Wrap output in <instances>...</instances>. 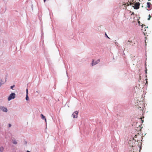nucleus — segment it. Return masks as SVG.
<instances>
[{
	"label": "nucleus",
	"instance_id": "f257e3e1",
	"mask_svg": "<svg viewBox=\"0 0 152 152\" xmlns=\"http://www.w3.org/2000/svg\"><path fill=\"white\" fill-rule=\"evenodd\" d=\"M135 106L137 108L140 109V110H142L145 107L144 102L137 100L135 103Z\"/></svg>",
	"mask_w": 152,
	"mask_h": 152
},
{
	"label": "nucleus",
	"instance_id": "f03ea898",
	"mask_svg": "<svg viewBox=\"0 0 152 152\" xmlns=\"http://www.w3.org/2000/svg\"><path fill=\"white\" fill-rule=\"evenodd\" d=\"M145 25H142V31L143 32V33L145 35L147 34L148 31V27L145 26Z\"/></svg>",
	"mask_w": 152,
	"mask_h": 152
},
{
	"label": "nucleus",
	"instance_id": "7ed1b4c3",
	"mask_svg": "<svg viewBox=\"0 0 152 152\" xmlns=\"http://www.w3.org/2000/svg\"><path fill=\"white\" fill-rule=\"evenodd\" d=\"M15 97V94L14 93L11 94L8 98V100H10L11 99H14Z\"/></svg>",
	"mask_w": 152,
	"mask_h": 152
},
{
	"label": "nucleus",
	"instance_id": "20e7f679",
	"mask_svg": "<svg viewBox=\"0 0 152 152\" xmlns=\"http://www.w3.org/2000/svg\"><path fill=\"white\" fill-rule=\"evenodd\" d=\"M140 6V3H135L134 5V9H137L139 8Z\"/></svg>",
	"mask_w": 152,
	"mask_h": 152
},
{
	"label": "nucleus",
	"instance_id": "39448f33",
	"mask_svg": "<svg viewBox=\"0 0 152 152\" xmlns=\"http://www.w3.org/2000/svg\"><path fill=\"white\" fill-rule=\"evenodd\" d=\"M0 109L1 110H3V111L5 112H7V109L6 107H0Z\"/></svg>",
	"mask_w": 152,
	"mask_h": 152
},
{
	"label": "nucleus",
	"instance_id": "423d86ee",
	"mask_svg": "<svg viewBox=\"0 0 152 152\" xmlns=\"http://www.w3.org/2000/svg\"><path fill=\"white\" fill-rule=\"evenodd\" d=\"M99 61L98 60L96 61L95 62H94V60H93V61H92V66H93V65H96V64H97Z\"/></svg>",
	"mask_w": 152,
	"mask_h": 152
},
{
	"label": "nucleus",
	"instance_id": "0eeeda50",
	"mask_svg": "<svg viewBox=\"0 0 152 152\" xmlns=\"http://www.w3.org/2000/svg\"><path fill=\"white\" fill-rule=\"evenodd\" d=\"M147 7L148 8H150L151 7V3L150 2H147Z\"/></svg>",
	"mask_w": 152,
	"mask_h": 152
},
{
	"label": "nucleus",
	"instance_id": "6e6552de",
	"mask_svg": "<svg viewBox=\"0 0 152 152\" xmlns=\"http://www.w3.org/2000/svg\"><path fill=\"white\" fill-rule=\"evenodd\" d=\"M41 118H42V119H45V122H46V119L45 118V116H44L43 115H41Z\"/></svg>",
	"mask_w": 152,
	"mask_h": 152
},
{
	"label": "nucleus",
	"instance_id": "1a4fd4ad",
	"mask_svg": "<svg viewBox=\"0 0 152 152\" xmlns=\"http://www.w3.org/2000/svg\"><path fill=\"white\" fill-rule=\"evenodd\" d=\"M77 115H72V117L73 118H77Z\"/></svg>",
	"mask_w": 152,
	"mask_h": 152
},
{
	"label": "nucleus",
	"instance_id": "9d476101",
	"mask_svg": "<svg viewBox=\"0 0 152 152\" xmlns=\"http://www.w3.org/2000/svg\"><path fill=\"white\" fill-rule=\"evenodd\" d=\"M4 151V148L2 147H0V152H3Z\"/></svg>",
	"mask_w": 152,
	"mask_h": 152
},
{
	"label": "nucleus",
	"instance_id": "9b49d317",
	"mask_svg": "<svg viewBox=\"0 0 152 152\" xmlns=\"http://www.w3.org/2000/svg\"><path fill=\"white\" fill-rule=\"evenodd\" d=\"M12 141L13 144H17V142L15 140H12Z\"/></svg>",
	"mask_w": 152,
	"mask_h": 152
},
{
	"label": "nucleus",
	"instance_id": "f8f14e48",
	"mask_svg": "<svg viewBox=\"0 0 152 152\" xmlns=\"http://www.w3.org/2000/svg\"><path fill=\"white\" fill-rule=\"evenodd\" d=\"M26 100H29V99L28 96V94H26Z\"/></svg>",
	"mask_w": 152,
	"mask_h": 152
},
{
	"label": "nucleus",
	"instance_id": "ddd939ff",
	"mask_svg": "<svg viewBox=\"0 0 152 152\" xmlns=\"http://www.w3.org/2000/svg\"><path fill=\"white\" fill-rule=\"evenodd\" d=\"M144 118V117H143V118H140V119H141V121H142V123L143 121H144V120H143V118Z\"/></svg>",
	"mask_w": 152,
	"mask_h": 152
},
{
	"label": "nucleus",
	"instance_id": "4468645a",
	"mask_svg": "<svg viewBox=\"0 0 152 152\" xmlns=\"http://www.w3.org/2000/svg\"><path fill=\"white\" fill-rule=\"evenodd\" d=\"M78 113H79V112L77 111H76L75 112H74V113H75V114H78Z\"/></svg>",
	"mask_w": 152,
	"mask_h": 152
},
{
	"label": "nucleus",
	"instance_id": "2eb2a0df",
	"mask_svg": "<svg viewBox=\"0 0 152 152\" xmlns=\"http://www.w3.org/2000/svg\"><path fill=\"white\" fill-rule=\"evenodd\" d=\"M26 94H28V89L27 88L26 90Z\"/></svg>",
	"mask_w": 152,
	"mask_h": 152
},
{
	"label": "nucleus",
	"instance_id": "dca6fc26",
	"mask_svg": "<svg viewBox=\"0 0 152 152\" xmlns=\"http://www.w3.org/2000/svg\"><path fill=\"white\" fill-rule=\"evenodd\" d=\"M149 18H148V20H150V18H151V16L150 15H149Z\"/></svg>",
	"mask_w": 152,
	"mask_h": 152
},
{
	"label": "nucleus",
	"instance_id": "f3484780",
	"mask_svg": "<svg viewBox=\"0 0 152 152\" xmlns=\"http://www.w3.org/2000/svg\"><path fill=\"white\" fill-rule=\"evenodd\" d=\"M15 87V85H13L12 86H11V88L12 89H13V88H14Z\"/></svg>",
	"mask_w": 152,
	"mask_h": 152
},
{
	"label": "nucleus",
	"instance_id": "a211bd4d",
	"mask_svg": "<svg viewBox=\"0 0 152 152\" xmlns=\"http://www.w3.org/2000/svg\"><path fill=\"white\" fill-rule=\"evenodd\" d=\"M11 124H9V127H11Z\"/></svg>",
	"mask_w": 152,
	"mask_h": 152
},
{
	"label": "nucleus",
	"instance_id": "6ab92c4d",
	"mask_svg": "<svg viewBox=\"0 0 152 152\" xmlns=\"http://www.w3.org/2000/svg\"><path fill=\"white\" fill-rule=\"evenodd\" d=\"M105 35L107 37H108V38H110L108 37V36H107V34L106 33H105Z\"/></svg>",
	"mask_w": 152,
	"mask_h": 152
},
{
	"label": "nucleus",
	"instance_id": "aec40b11",
	"mask_svg": "<svg viewBox=\"0 0 152 152\" xmlns=\"http://www.w3.org/2000/svg\"><path fill=\"white\" fill-rule=\"evenodd\" d=\"M3 84L2 83H1H1H0V84Z\"/></svg>",
	"mask_w": 152,
	"mask_h": 152
},
{
	"label": "nucleus",
	"instance_id": "412c9836",
	"mask_svg": "<svg viewBox=\"0 0 152 152\" xmlns=\"http://www.w3.org/2000/svg\"><path fill=\"white\" fill-rule=\"evenodd\" d=\"M27 152H30V151H27Z\"/></svg>",
	"mask_w": 152,
	"mask_h": 152
},
{
	"label": "nucleus",
	"instance_id": "4be33fe9",
	"mask_svg": "<svg viewBox=\"0 0 152 152\" xmlns=\"http://www.w3.org/2000/svg\"><path fill=\"white\" fill-rule=\"evenodd\" d=\"M148 0V1H151V0Z\"/></svg>",
	"mask_w": 152,
	"mask_h": 152
},
{
	"label": "nucleus",
	"instance_id": "5701e85b",
	"mask_svg": "<svg viewBox=\"0 0 152 152\" xmlns=\"http://www.w3.org/2000/svg\"><path fill=\"white\" fill-rule=\"evenodd\" d=\"M133 152H134V151H133Z\"/></svg>",
	"mask_w": 152,
	"mask_h": 152
}]
</instances>
